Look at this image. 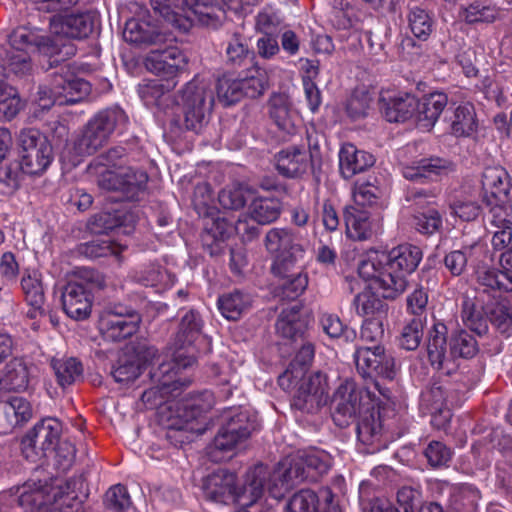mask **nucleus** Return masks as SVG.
Instances as JSON below:
<instances>
[{
	"label": "nucleus",
	"instance_id": "f257e3e1",
	"mask_svg": "<svg viewBox=\"0 0 512 512\" xmlns=\"http://www.w3.org/2000/svg\"><path fill=\"white\" fill-rule=\"evenodd\" d=\"M100 18L95 11L54 16L50 21V30L57 36L52 39L39 30L18 28L10 36L11 54L9 64H27L32 61L30 54L40 53L55 57L52 64L66 61L76 54V46L69 39H84L99 26Z\"/></svg>",
	"mask_w": 512,
	"mask_h": 512
},
{
	"label": "nucleus",
	"instance_id": "f03ea898",
	"mask_svg": "<svg viewBox=\"0 0 512 512\" xmlns=\"http://www.w3.org/2000/svg\"><path fill=\"white\" fill-rule=\"evenodd\" d=\"M179 367L178 373L168 369L162 374V426L182 430L191 420L210 410L215 403L210 391L183 397L184 388L191 383L190 376Z\"/></svg>",
	"mask_w": 512,
	"mask_h": 512
},
{
	"label": "nucleus",
	"instance_id": "7ed1b4c3",
	"mask_svg": "<svg viewBox=\"0 0 512 512\" xmlns=\"http://www.w3.org/2000/svg\"><path fill=\"white\" fill-rule=\"evenodd\" d=\"M165 113L168 114L170 103L172 123L176 127L197 131L206 116L212 111L214 93L210 84L204 80L193 79L186 84L177 99L165 98Z\"/></svg>",
	"mask_w": 512,
	"mask_h": 512
},
{
	"label": "nucleus",
	"instance_id": "20e7f679",
	"mask_svg": "<svg viewBox=\"0 0 512 512\" xmlns=\"http://www.w3.org/2000/svg\"><path fill=\"white\" fill-rule=\"evenodd\" d=\"M279 383L284 389L296 387L292 404L299 410L312 413L328 402V378L320 371L304 375L302 368L292 366L279 377Z\"/></svg>",
	"mask_w": 512,
	"mask_h": 512
},
{
	"label": "nucleus",
	"instance_id": "39448f33",
	"mask_svg": "<svg viewBox=\"0 0 512 512\" xmlns=\"http://www.w3.org/2000/svg\"><path fill=\"white\" fill-rule=\"evenodd\" d=\"M128 123V116L119 106L103 109L85 125L73 145L78 156H89L102 148L114 133H121Z\"/></svg>",
	"mask_w": 512,
	"mask_h": 512
},
{
	"label": "nucleus",
	"instance_id": "423d86ee",
	"mask_svg": "<svg viewBox=\"0 0 512 512\" xmlns=\"http://www.w3.org/2000/svg\"><path fill=\"white\" fill-rule=\"evenodd\" d=\"M104 276L93 269L82 271L78 280L67 283L62 292L64 312L71 319H87L92 311L93 290L105 287Z\"/></svg>",
	"mask_w": 512,
	"mask_h": 512
},
{
	"label": "nucleus",
	"instance_id": "0eeeda50",
	"mask_svg": "<svg viewBox=\"0 0 512 512\" xmlns=\"http://www.w3.org/2000/svg\"><path fill=\"white\" fill-rule=\"evenodd\" d=\"M265 246L273 255L271 270L274 275H284L292 268L302 267L305 248L291 229H270L265 236Z\"/></svg>",
	"mask_w": 512,
	"mask_h": 512
},
{
	"label": "nucleus",
	"instance_id": "6e6552de",
	"mask_svg": "<svg viewBox=\"0 0 512 512\" xmlns=\"http://www.w3.org/2000/svg\"><path fill=\"white\" fill-rule=\"evenodd\" d=\"M379 397L371 387L359 388L353 380H345L336 389L333 399V420L336 425L345 427L355 417L369 410Z\"/></svg>",
	"mask_w": 512,
	"mask_h": 512
},
{
	"label": "nucleus",
	"instance_id": "1a4fd4ad",
	"mask_svg": "<svg viewBox=\"0 0 512 512\" xmlns=\"http://www.w3.org/2000/svg\"><path fill=\"white\" fill-rule=\"evenodd\" d=\"M20 167L29 175H42L51 165L54 154L47 137L38 129L21 130L18 136Z\"/></svg>",
	"mask_w": 512,
	"mask_h": 512
},
{
	"label": "nucleus",
	"instance_id": "9d476101",
	"mask_svg": "<svg viewBox=\"0 0 512 512\" xmlns=\"http://www.w3.org/2000/svg\"><path fill=\"white\" fill-rule=\"evenodd\" d=\"M370 258V250L367 251L358 263L359 276L369 282L371 288L376 289L383 298L395 299L403 294L408 287V277L390 263L375 265L372 273L366 271V265Z\"/></svg>",
	"mask_w": 512,
	"mask_h": 512
},
{
	"label": "nucleus",
	"instance_id": "9b49d317",
	"mask_svg": "<svg viewBox=\"0 0 512 512\" xmlns=\"http://www.w3.org/2000/svg\"><path fill=\"white\" fill-rule=\"evenodd\" d=\"M70 497L62 488H53L35 482L26 483L18 498L21 507L28 511L69 512Z\"/></svg>",
	"mask_w": 512,
	"mask_h": 512
},
{
	"label": "nucleus",
	"instance_id": "f8f14e48",
	"mask_svg": "<svg viewBox=\"0 0 512 512\" xmlns=\"http://www.w3.org/2000/svg\"><path fill=\"white\" fill-rule=\"evenodd\" d=\"M62 431L61 423L54 418H46L37 423L22 439L24 457L36 462L48 451L55 450Z\"/></svg>",
	"mask_w": 512,
	"mask_h": 512
},
{
	"label": "nucleus",
	"instance_id": "ddd939ff",
	"mask_svg": "<svg viewBox=\"0 0 512 512\" xmlns=\"http://www.w3.org/2000/svg\"><path fill=\"white\" fill-rule=\"evenodd\" d=\"M147 180L148 176L142 170H136L131 167L121 171L107 169L101 172L98 178V185L101 189L121 193V196L114 198L115 201H135L143 193Z\"/></svg>",
	"mask_w": 512,
	"mask_h": 512
},
{
	"label": "nucleus",
	"instance_id": "4468645a",
	"mask_svg": "<svg viewBox=\"0 0 512 512\" xmlns=\"http://www.w3.org/2000/svg\"><path fill=\"white\" fill-rule=\"evenodd\" d=\"M202 324L200 315L194 310H189L182 316L177 333V342L180 343V347L175 351L173 361L169 364V369H172L175 374L178 373L179 367L189 370L196 363L194 348L191 344L200 333Z\"/></svg>",
	"mask_w": 512,
	"mask_h": 512
},
{
	"label": "nucleus",
	"instance_id": "2eb2a0df",
	"mask_svg": "<svg viewBox=\"0 0 512 512\" xmlns=\"http://www.w3.org/2000/svg\"><path fill=\"white\" fill-rule=\"evenodd\" d=\"M358 372L364 377L381 376L392 379L395 375V362L381 345L361 346L354 354Z\"/></svg>",
	"mask_w": 512,
	"mask_h": 512
},
{
	"label": "nucleus",
	"instance_id": "dca6fc26",
	"mask_svg": "<svg viewBox=\"0 0 512 512\" xmlns=\"http://www.w3.org/2000/svg\"><path fill=\"white\" fill-rule=\"evenodd\" d=\"M422 259V252L419 247L402 244L392 248L389 252L370 250V258L366 265V271H375V265L382 263L391 264L407 277L415 271Z\"/></svg>",
	"mask_w": 512,
	"mask_h": 512
},
{
	"label": "nucleus",
	"instance_id": "f3484780",
	"mask_svg": "<svg viewBox=\"0 0 512 512\" xmlns=\"http://www.w3.org/2000/svg\"><path fill=\"white\" fill-rule=\"evenodd\" d=\"M285 512H341V509L332 490L324 487L319 492L312 489L295 492L287 501Z\"/></svg>",
	"mask_w": 512,
	"mask_h": 512
},
{
	"label": "nucleus",
	"instance_id": "a211bd4d",
	"mask_svg": "<svg viewBox=\"0 0 512 512\" xmlns=\"http://www.w3.org/2000/svg\"><path fill=\"white\" fill-rule=\"evenodd\" d=\"M140 316L134 310L115 307L100 320L103 335L112 341H121L132 336L138 330Z\"/></svg>",
	"mask_w": 512,
	"mask_h": 512
},
{
	"label": "nucleus",
	"instance_id": "6ab92c4d",
	"mask_svg": "<svg viewBox=\"0 0 512 512\" xmlns=\"http://www.w3.org/2000/svg\"><path fill=\"white\" fill-rule=\"evenodd\" d=\"M477 290L475 295L483 293L484 299L489 301L500 297L501 292L512 291V272L500 270L486 264H479L475 269Z\"/></svg>",
	"mask_w": 512,
	"mask_h": 512
},
{
	"label": "nucleus",
	"instance_id": "aec40b11",
	"mask_svg": "<svg viewBox=\"0 0 512 512\" xmlns=\"http://www.w3.org/2000/svg\"><path fill=\"white\" fill-rule=\"evenodd\" d=\"M301 460L296 454L292 458L281 461L271 475V483L268 486L269 494L280 499L296 483L307 480V472Z\"/></svg>",
	"mask_w": 512,
	"mask_h": 512
},
{
	"label": "nucleus",
	"instance_id": "412c9836",
	"mask_svg": "<svg viewBox=\"0 0 512 512\" xmlns=\"http://www.w3.org/2000/svg\"><path fill=\"white\" fill-rule=\"evenodd\" d=\"M254 430V424L249 421L246 413L233 416L218 432L213 441V449L229 452L239 443L245 441Z\"/></svg>",
	"mask_w": 512,
	"mask_h": 512
},
{
	"label": "nucleus",
	"instance_id": "4be33fe9",
	"mask_svg": "<svg viewBox=\"0 0 512 512\" xmlns=\"http://www.w3.org/2000/svg\"><path fill=\"white\" fill-rule=\"evenodd\" d=\"M380 108L389 122L405 121L417 104V99L410 93L396 89H383L379 96Z\"/></svg>",
	"mask_w": 512,
	"mask_h": 512
},
{
	"label": "nucleus",
	"instance_id": "5701e85b",
	"mask_svg": "<svg viewBox=\"0 0 512 512\" xmlns=\"http://www.w3.org/2000/svg\"><path fill=\"white\" fill-rule=\"evenodd\" d=\"M54 73V91L60 96V105H73L86 99L91 93V84L73 73L64 71Z\"/></svg>",
	"mask_w": 512,
	"mask_h": 512
},
{
	"label": "nucleus",
	"instance_id": "b1692460",
	"mask_svg": "<svg viewBox=\"0 0 512 512\" xmlns=\"http://www.w3.org/2000/svg\"><path fill=\"white\" fill-rule=\"evenodd\" d=\"M347 236L353 240H367L382 232V220L371 217L365 210L349 207L345 211Z\"/></svg>",
	"mask_w": 512,
	"mask_h": 512
},
{
	"label": "nucleus",
	"instance_id": "393cba45",
	"mask_svg": "<svg viewBox=\"0 0 512 512\" xmlns=\"http://www.w3.org/2000/svg\"><path fill=\"white\" fill-rule=\"evenodd\" d=\"M447 327L441 322L433 325L429 332L427 355L431 365L437 370L450 373L454 369L451 349L447 350Z\"/></svg>",
	"mask_w": 512,
	"mask_h": 512
},
{
	"label": "nucleus",
	"instance_id": "a878e982",
	"mask_svg": "<svg viewBox=\"0 0 512 512\" xmlns=\"http://www.w3.org/2000/svg\"><path fill=\"white\" fill-rule=\"evenodd\" d=\"M235 483V474L219 469L206 478L204 482L205 496L215 503L228 504L229 502H235Z\"/></svg>",
	"mask_w": 512,
	"mask_h": 512
},
{
	"label": "nucleus",
	"instance_id": "bb28decb",
	"mask_svg": "<svg viewBox=\"0 0 512 512\" xmlns=\"http://www.w3.org/2000/svg\"><path fill=\"white\" fill-rule=\"evenodd\" d=\"M483 293L480 295H465L462 301L461 317L464 324L478 335H483L488 331L489 309L487 305L489 300L484 299Z\"/></svg>",
	"mask_w": 512,
	"mask_h": 512
},
{
	"label": "nucleus",
	"instance_id": "cd10ccee",
	"mask_svg": "<svg viewBox=\"0 0 512 512\" xmlns=\"http://www.w3.org/2000/svg\"><path fill=\"white\" fill-rule=\"evenodd\" d=\"M277 171L289 178L300 177L311 165V155L303 148L290 146L275 155Z\"/></svg>",
	"mask_w": 512,
	"mask_h": 512
},
{
	"label": "nucleus",
	"instance_id": "c85d7f7f",
	"mask_svg": "<svg viewBox=\"0 0 512 512\" xmlns=\"http://www.w3.org/2000/svg\"><path fill=\"white\" fill-rule=\"evenodd\" d=\"M270 476L268 468L264 465H256L245 476L241 488H236L235 502L241 507H249L256 503L263 495L264 485Z\"/></svg>",
	"mask_w": 512,
	"mask_h": 512
},
{
	"label": "nucleus",
	"instance_id": "c756f323",
	"mask_svg": "<svg viewBox=\"0 0 512 512\" xmlns=\"http://www.w3.org/2000/svg\"><path fill=\"white\" fill-rule=\"evenodd\" d=\"M268 106L270 118L280 130L286 134L296 132L299 117L286 94L274 93L269 99Z\"/></svg>",
	"mask_w": 512,
	"mask_h": 512
},
{
	"label": "nucleus",
	"instance_id": "7c9ffc66",
	"mask_svg": "<svg viewBox=\"0 0 512 512\" xmlns=\"http://www.w3.org/2000/svg\"><path fill=\"white\" fill-rule=\"evenodd\" d=\"M375 160L372 154L359 150L352 143H345L339 151L340 173L345 179H350L354 175L365 171L374 164Z\"/></svg>",
	"mask_w": 512,
	"mask_h": 512
},
{
	"label": "nucleus",
	"instance_id": "2f4dec72",
	"mask_svg": "<svg viewBox=\"0 0 512 512\" xmlns=\"http://www.w3.org/2000/svg\"><path fill=\"white\" fill-rule=\"evenodd\" d=\"M447 103V95L443 92L430 93L417 101L416 119L419 127L430 130L439 119Z\"/></svg>",
	"mask_w": 512,
	"mask_h": 512
},
{
	"label": "nucleus",
	"instance_id": "473e14b6",
	"mask_svg": "<svg viewBox=\"0 0 512 512\" xmlns=\"http://www.w3.org/2000/svg\"><path fill=\"white\" fill-rule=\"evenodd\" d=\"M21 287L25 300L29 305L27 316L31 319L45 316V296L40 274L37 271L24 274L21 280Z\"/></svg>",
	"mask_w": 512,
	"mask_h": 512
},
{
	"label": "nucleus",
	"instance_id": "72a5a7b5",
	"mask_svg": "<svg viewBox=\"0 0 512 512\" xmlns=\"http://www.w3.org/2000/svg\"><path fill=\"white\" fill-rule=\"evenodd\" d=\"M185 19L206 26H216L223 17V10L212 0H183Z\"/></svg>",
	"mask_w": 512,
	"mask_h": 512
},
{
	"label": "nucleus",
	"instance_id": "f704fd0d",
	"mask_svg": "<svg viewBox=\"0 0 512 512\" xmlns=\"http://www.w3.org/2000/svg\"><path fill=\"white\" fill-rule=\"evenodd\" d=\"M450 167L447 160L439 157L422 158L410 165L403 167V176L412 181L433 180L437 176L446 173Z\"/></svg>",
	"mask_w": 512,
	"mask_h": 512
},
{
	"label": "nucleus",
	"instance_id": "c9c22d12",
	"mask_svg": "<svg viewBox=\"0 0 512 512\" xmlns=\"http://www.w3.org/2000/svg\"><path fill=\"white\" fill-rule=\"evenodd\" d=\"M159 37V26L155 23H150L145 19H130L126 22L123 30V39L127 43L135 45H151L156 44Z\"/></svg>",
	"mask_w": 512,
	"mask_h": 512
},
{
	"label": "nucleus",
	"instance_id": "e433bc0d",
	"mask_svg": "<svg viewBox=\"0 0 512 512\" xmlns=\"http://www.w3.org/2000/svg\"><path fill=\"white\" fill-rule=\"evenodd\" d=\"M380 400L376 401L370 406L369 410L364 411L360 415V420L357 424V437L364 445L370 446L377 443L381 437L382 424L378 407Z\"/></svg>",
	"mask_w": 512,
	"mask_h": 512
},
{
	"label": "nucleus",
	"instance_id": "4c0bfd02",
	"mask_svg": "<svg viewBox=\"0 0 512 512\" xmlns=\"http://www.w3.org/2000/svg\"><path fill=\"white\" fill-rule=\"evenodd\" d=\"M484 253V247L479 242L463 245L460 249L453 250L444 257V265L453 276L462 275L468 262H473Z\"/></svg>",
	"mask_w": 512,
	"mask_h": 512
},
{
	"label": "nucleus",
	"instance_id": "58836bf2",
	"mask_svg": "<svg viewBox=\"0 0 512 512\" xmlns=\"http://www.w3.org/2000/svg\"><path fill=\"white\" fill-rule=\"evenodd\" d=\"M422 401L430 411H440L443 415V422L438 423V416L432 420V425L437 429H445L451 419V411L448 407L447 391L440 383H433L432 386L422 393Z\"/></svg>",
	"mask_w": 512,
	"mask_h": 512
},
{
	"label": "nucleus",
	"instance_id": "ea45409f",
	"mask_svg": "<svg viewBox=\"0 0 512 512\" xmlns=\"http://www.w3.org/2000/svg\"><path fill=\"white\" fill-rule=\"evenodd\" d=\"M30 382V372L26 363L20 358H14L6 364L4 374L0 379V390L24 391Z\"/></svg>",
	"mask_w": 512,
	"mask_h": 512
},
{
	"label": "nucleus",
	"instance_id": "a19ab883",
	"mask_svg": "<svg viewBox=\"0 0 512 512\" xmlns=\"http://www.w3.org/2000/svg\"><path fill=\"white\" fill-rule=\"evenodd\" d=\"M483 189L490 194L491 199H505L511 196V183L507 172L498 166L485 168L482 175Z\"/></svg>",
	"mask_w": 512,
	"mask_h": 512
},
{
	"label": "nucleus",
	"instance_id": "79ce46f5",
	"mask_svg": "<svg viewBox=\"0 0 512 512\" xmlns=\"http://www.w3.org/2000/svg\"><path fill=\"white\" fill-rule=\"evenodd\" d=\"M305 472H307L308 481H316L320 476L327 473L331 467V456L318 449L300 451L297 453Z\"/></svg>",
	"mask_w": 512,
	"mask_h": 512
},
{
	"label": "nucleus",
	"instance_id": "37998d69",
	"mask_svg": "<svg viewBox=\"0 0 512 512\" xmlns=\"http://www.w3.org/2000/svg\"><path fill=\"white\" fill-rule=\"evenodd\" d=\"M51 366L58 384L63 388L72 385L83 377V365L74 357L53 359Z\"/></svg>",
	"mask_w": 512,
	"mask_h": 512
},
{
	"label": "nucleus",
	"instance_id": "c03bdc74",
	"mask_svg": "<svg viewBox=\"0 0 512 512\" xmlns=\"http://www.w3.org/2000/svg\"><path fill=\"white\" fill-rule=\"evenodd\" d=\"M246 96L262 95L269 86L268 72L264 66H249L240 75Z\"/></svg>",
	"mask_w": 512,
	"mask_h": 512
},
{
	"label": "nucleus",
	"instance_id": "a18cd8bd",
	"mask_svg": "<svg viewBox=\"0 0 512 512\" xmlns=\"http://www.w3.org/2000/svg\"><path fill=\"white\" fill-rule=\"evenodd\" d=\"M251 305V297L240 291L224 294L218 299V308L228 320H237Z\"/></svg>",
	"mask_w": 512,
	"mask_h": 512
},
{
	"label": "nucleus",
	"instance_id": "49530a36",
	"mask_svg": "<svg viewBox=\"0 0 512 512\" xmlns=\"http://www.w3.org/2000/svg\"><path fill=\"white\" fill-rule=\"evenodd\" d=\"M249 213L258 224H269L280 214V202L276 198L252 197Z\"/></svg>",
	"mask_w": 512,
	"mask_h": 512
},
{
	"label": "nucleus",
	"instance_id": "de8ad7c7",
	"mask_svg": "<svg viewBox=\"0 0 512 512\" xmlns=\"http://www.w3.org/2000/svg\"><path fill=\"white\" fill-rule=\"evenodd\" d=\"M141 374L139 358L134 353L121 354L112 366L111 376L118 383H129Z\"/></svg>",
	"mask_w": 512,
	"mask_h": 512
},
{
	"label": "nucleus",
	"instance_id": "09e8293b",
	"mask_svg": "<svg viewBox=\"0 0 512 512\" xmlns=\"http://www.w3.org/2000/svg\"><path fill=\"white\" fill-rule=\"evenodd\" d=\"M464 73L468 78H477L476 86L483 89L486 98L495 101L498 106L506 103V97L493 82V75L487 69L480 71L476 66H464Z\"/></svg>",
	"mask_w": 512,
	"mask_h": 512
},
{
	"label": "nucleus",
	"instance_id": "8fccbe9b",
	"mask_svg": "<svg viewBox=\"0 0 512 512\" xmlns=\"http://www.w3.org/2000/svg\"><path fill=\"white\" fill-rule=\"evenodd\" d=\"M489 309V320L502 334L512 332V307L506 299L497 298L491 300L487 305Z\"/></svg>",
	"mask_w": 512,
	"mask_h": 512
},
{
	"label": "nucleus",
	"instance_id": "3c124183",
	"mask_svg": "<svg viewBox=\"0 0 512 512\" xmlns=\"http://www.w3.org/2000/svg\"><path fill=\"white\" fill-rule=\"evenodd\" d=\"M476 129L475 111L470 103L459 105L451 118V132L457 137L469 136Z\"/></svg>",
	"mask_w": 512,
	"mask_h": 512
},
{
	"label": "nucleus",
	"instance_id": "603ef678",
	"mask_svg": "<svg viewBox=\"0 0 512 512\" xmlns=\"http://www.w3.org/2000/svg\"><path fill=\"white\" fill-rule=\"evenodd\" d=\"M276 330L280 336L294 342L303 337V325L299 320V311L296 307L281 312L276 322Z\"/></svg>",
	"mask_w": 512,
	"mask_h": 512
},
{
	"label": "nucleus",
	"instance_id": "864d4df0",
	"mask_svg": "<svg viewBox=\"0 0 512 512\" xmlns=\"http://www.w3.org/2000/svg\"><path fill=\"white\" fill-rule=\"evenodd\" d=\"M2 411L11 426L22 425L32 417V407L23 397H10L2 403Z\"/></svg>",
	"mask_w": 512,
	"mask_h": 512
},
{
	"label": "nucleus",
	"instance_id": "5fc2aeb1",
	"mask_svg": "<svg viewBox=\"0 0 512 512\" xmlns=\"http://www.w3.org/2000/svg\"><path fill=\"white\" fill-rule=\"evenodd\" d=\"M246 96L241 78L223 76L218 80L217 97L224 106H230Z\"/></svg>",
	"mask_w": 512,
	"mask_h": 512
},
{
	"label": "nucleus",
	"instance_id": "6e6d98bb",
	"mask_svg": "<svg viewBox=\"0 0 512 512\" xmlns=\"http://www.w3.org/2000/svg\"><path fill=\"white\" fill-rule=\"evenodd\" d=\"M300 268H292L289 272L284 275H277L282 278V293L284 297L288 299H296L299 297L307 288L308 277L302 273Z\"/></svg>",
	"mask_w": 512,
	"mask_h": 512
},
{
	"label": "nucleus",
	"instance_id": "4d7b16f0",
	"mask_svg": "<svg viewBox=\"0 0 512 512\" xmlns=\"http://www.w3.org/2000/svg\"><path fill=\"white\" fill-rule=\"evenodd\" d=\"M373 101L372 94L364 87L356 88L345 102V110L352 119L367 115Z\"/></svg>",
	"mask_w": 512,
	"mask_h": 512
},
{
	"label": "nucleus",
	"instance_id": "13d9d810",
	"mask_svg": "<svg viewBox=\"0 0 512 512\" xmlns=\"http://www.w3.org/2000/svg\"><path fill=\"white\" fill-rule=\"evenodd\" d=\"M449 347L453 361L459 357L471 358L478 351L475 338L466 331L456 332L450 339Z\"/></svg>",
	"mask_w": 512,
	"mask_h": 512
},
{
	"label": "nucleus",
	"instance_id": "bf43d9fd",
	"mask_svg": "<svg viewBox=\"0 0 512 512\" xmlns=\"http://www.w3.org/2000/svg\"><path fill=\"white\" fill-rule=\"evenodd\" d=\"M253 197V192L243 186H235L223 189L218 196L219 203L225 209L237 210Z\"/></svg>",
	"mask_w": 512,
	"mask_h": 512
},
{
	"label": "nucleus",
	"instance_id": "052dcab7",
	"mask_svg": "<svg viewBox=\"0 0 512 512\" xmlns=\"http://www.w3.org/2000/svg\"><path fill=\"white\" fill-rule=\"evenodd\" d=\"M489 202L491 205L489 211L490 228L512 226V221L509 219L512 211L511 196L505 199H490Z\"/></svg>",
	"mask_w": 512,
	"mask_h": 512
},
{
	"label": "nucleus",
	"instance_id": "680f3d73",
	"mask_svg": "<svg viewBox=\"0 0 512 512\" xmlns=\"http://www.w3.org/2000/svg\"><path fill=\"white\" fill-rule=\"evenodd\" d=\"M382 196L381 188L376 184V179L357 181L353 188V199L357 205H372Z\"/></svg>",
	"mask_w": 512,
	"mask_h": 512
},
{
	"label": "nucleus",
	"instance_id": "e2e57ef3",
	"mask_svg": "<svg viewBox=\"0 0 512 512\" xmlns=\"http://www.w3.org/2000/svg\"><path fill=\"white\" fill-rule=\"evenodd\" d=\"M499 15V11L495 6L486 5L480 2L471 3L463 9L462 17L468 23H490Z\"/></svg>",
	"mask_w": 512,
	"mask_h": 512
},
{
	"label": "nucleus",
	"instance_id": "0e129e2a",
	"mask_svg": "<svg viewBox=\"0 0 512 512\" xmlns=\"http://www.w3.org/2000/svg\"><path fill=\"white\" fill-rule=\"evenodd\" d=\"M408 23L412 34L418 39L426 40L432 31V20L424 9L412 8L408 14Z\"/></svg>",
	"mask_w": 512,
	"mask_h": 512
},
{
	"label": "nucleus",
	"instance_id": "69168bd1",
	"mask_svg": "<svg viewBox=\"0 0 512 512\" xmlns=\"http://www.w3.org/2000/svg\"><path fill=\"white\" fill-rule=\"evenodd\" d=\"M353 306L361 316L380 314L384 307L382 300L369 290L357 294L353 300Z\"/></svg>",
	"mask_w": 512,
	"mask_h": 512
},
{
	"label": "nucleus",
	"instance_id": "338daca9",
	"mask_svg": "<svg viewBox=\"0 0 512 512\" xmlns=\"http://www.w3.org/2000/svg\"><path fill=\"white\" fill-rule=\"evenodd\" d=\"M104 504L107 509L120 512L130 508L132 501L127 488L124 485L117 484L107 490Z\"/></svg>",
	"mask_w": 512,
	"mask_h": 512
},
{
	"label": "nucleus",
	"instance_id": "774afa93",
	"mask_svg": "<svg viewBox=\"0 0 512 512\" xmlns=\"http://www.w3.org/2000/svg\"><path fill=\"white\" fill-rule=\"evenodd\" d=\"M423 337V324L418 318L409 321L401 332L399 339L400 346L406 350L412 351L418 348Z\"/></svg>",
	"mask_w": 512,
	"mask_h": 512
}]
</instances>
